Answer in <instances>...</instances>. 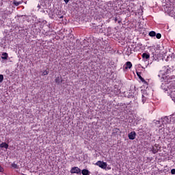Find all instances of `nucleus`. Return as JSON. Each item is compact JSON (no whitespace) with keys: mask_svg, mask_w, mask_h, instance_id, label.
<instances>
[{"mask_svg":"<svg viewBox=\"0 0 175 175\" xmlns=\"http://www.w3.org/2000/svg\"><path fill=\"white\" fill-rule=\"evenodd\" d=\"M5 172V169H3V167L0 165V173H3Z\"/></svg>","mask_w":175,"mask_h":175,"instance_id":"obj_19","label":"nucleus"},{"mask_svg":"<svg viewBox=\"0 0 175 175\" xmlns=\"http://www.w3.org/2000/svg\"><path fill=\"white\" fill-rule=\"evenodd\" d=\"M171 121H173V122H175V118L171 117Z\"/></svg>","mask_w":175,"mask_h":175,"instance_id":"obj_25","label":"nucleus"},{"mask_svg":"<svg viewBox=\"0 0 175 175\" xmlns=\"http://www.w3.org/2000/svg\"><path fill=\"white\" fill-rule=\"evenodd\" d=\"M118 21V18L117 17L115 18V23H117Z\"/></svg>","mask_w":175,"mask_h":175,"instance_id":"obj_27","label":"nucleus"},{"mask_svg":"<svg viewBox=\"0 0 175 175\" xmlns=\"http://www.w3.org/2000/svg\"><path fill=\"white\" fill-rule=\"evenodd\" d=\"M171 98H175V88H174V90H172L170 92Z\"/></svg>","mask_w":175,"mask_h":175,"instance_id":"obj_15","label":"nucleus"},{"mask_svg":"<svg viewBox=\"0 0 175 175\" xmlns=\"http://www.w3.org/2000/svg\"><path fill=\"white\" fill-rule=\"evenodd\" d=\"M50 72L49 70H44L42 75V76H47Z\"/></svg>","mask_w":175,"mask_h":175,"instance_id":"obj_17","label":"nucleus"},{"mask_svg":"<svg viewBox=\"0 0 175 175\" xmlns=\"http://www.w3.org/2000/svg\"><path fill=\"white\" fill-rule=\"evenodd\" d=\"M128 136L130 140H135V139H136V132L131 131L129 133Z\"/></svg>","mask_w":175,"mask_h":175,"instance_id":"obj_3","label":"nucleus"},{"mask_svg":"<svg viewBox=\"0 0 175 175\" xmlns=\"http://www.w3.org/2000/svg\"><path fill=\"white\" fill-rule=\"evenodd\" d=\"M0 147L1 148H5L6 150H8V148H9V145L6 144V142H3L0 144Z\"/></svg>","mask_w":175,"mask_h":175,"instance_id":"obj_7","label":"nucleus"},{"mask_svg":"<svg viewBox=\"0 0 175 175\" xmlns=\"http://www.w3.org/2000/svg\"><path fill=\"white\" fill-rule=\"evenodd\" d=\"M8 53H3L2 54L1 58H2V59H8Z\"/></svg>","mask_w":175,"mask_h":175,"instance_id":"obj_13","label":"nucleus"},{"mask_svg":"<svg viewBox=\"0 0 175 175\" xmlns=\"http://www.w3.org/2000/svg\"><path fill=\"white\" fill-rule=\"evenodd\" d=\"M156 38L157 39H161L162 38V34L158 33L157 34H156Z\"/></svg>","mask_w":175,"mask_h":175,"instance_id":"obj_18","label":"nucleus"},{"mask_svg":"<svg viewBox=\"0 0 175 175\" xmlns=\"http://www.w3.org/2000/svg\"><path fill=\"white\" fill-rule=\"evenodd\" d=\"M142 46H143V44H142L140 42L137 44V47H142Z\"/></svg>","mask_w":175,"mask_h":175,"instance_id":"obj_23","label":"nucleus"},{"mask_svg":"<svg viewBox=\"0 0 175 175\" xmlns=\"http://www.w3.org/2000/svg\"><path fill=\"white\" fill-rule=\"evenodd\" d=\"M83 175H90V171L88 170L84 169L81 171Z\"/></svg>","mask_w":175,"mask_h":175,"instance_id":"obj_10","label":"nucleus"},{"mask_svg":"<svg viewBox=\"0 0 175 175\" xmlns=\"http://www.w3.org/2000/svg\"><path fill=\"white\" fill-rule=\"evenodd\" d=\"M162 72H164L165 75H167L169 70H168V68H167L166 70H163Z\"/></svg>","mask_w":175,"mask_h":175,"instance_id":"obj_20","label":"nucleus"},{"mask_svg":"<svg viewBox=\"0 0 175 175\" xmlns=\"http://www.w3.org/2000/svg\"><path fill=\"white\" fill-rule=\"evenodd\" d=\"M71 174H81V170L79 167H73L70 170Z\"/></svg>","mask_w":175,"mask_h":175,"instance_id":"obj_2","label":"nucleus"},{"mask_svg":"<svg viewBox=\"0 0 175 175\" xmlns=\"http://www.w3.org/2000/svg\"><path fill=\"white\" fill-rule=\"evenodd\" d=\"M11 14L10 12H9L8 14Z\"/></svg>","mask_w":175,"mask_h":175,"instance_id":"obj_30","label":"nucleus"},{"mask_svg":"<svg viewBox=\"0 0 175 175\" xmlns=\"http://www.w3.org/2000/svg\"><path fill=\"white\" fill-rule=\"evenodd\" d=\"M163 125H166L167 124H169V118L167 116L164 117L162 122Z\"/></svg>","mask_w":175,"mask_h":175,"instance_id":"obj_8","label":"nucleus"},{"mask_svg":"<svg viewBox=\"0 0 175 175\" xmlns=\"http://www.w3.org/2000/svg\"><path fill=\"white\" fill-rule=\"evenodd\" d=\"M141 75H142V72H137V75L139 77V80H141V81H142V83L147 84V81H146V80H144V78L142 77Z\"/></svg>","mask_w":175,"mask_h":175,"instance_id":"obj_6","label":"nucleus"},{"mask_svg":"<svg viewBox=\"0 0 175 175\" xmlns=\"http://www.w3.org/2000/svg\"><path fill=\"white\" fill-rule=\"evenodd\" d=\"M158 151H159V149H158V146H157V145L152 147V152L153 154H157V152H158Z\"/></svg>","mask_w":175,"mask_h":175,"instance_id":"obj_9","label":"nucleus"},{"mask_svg":"<svg viewBox=\"0 0 175 175\" xmlns=\"http://www.w3.org/2000/svg\"><path fill=\"white\" fill-rule=\"evenodd\" d=\"M171 174H175V169L171 170Z\"/></svg>","mask_w":175,"mask_h":175,"instance_id":"obj_24","label":"nucleus"},{"mask_svg":"<svg viewBox=\"0 0 175 175\" xmlns=\"http://www.w3.org/2000/svg\"><path fill=\"white\" fill-rule=\"evenodd\" d=\"M163 69H166V66H164V67L163 68Z\"/></svg>","mask_w":175,"mask_h":175,"instance_id":"obj_29","label":"nucleus"},{"mask_svg":"<svg viewBox=\"0 0 175 175\" xmlns=\"http://www.w3.org/2000/svg\"><path fill=\"white\" fill-rule=\"evenodd\" d=\"M65 3H68L69 2L70 0H64Z\"/></svg>","mask_w":175,"mask_h":175,"instance_id":"obj_26","label":"nucleus"},{"mask_svg":"<svg viewBox=\"0 0 175 175\" xmlns=\"http://www.w3.org/2000/svg\"><path fill=\"white\" fill-rule=\"evenodd\" d=\"M12 167H13L14 169H18V165H17V164L13 163L12 165H11Z\"/></svg>","mask_w":175,"mask_h":175,"instance_id":"obj_16","label":"nucleus"},{"mask_svg":"<svg viewBox=\"0 0 175 175\" xmlns=\"http://www.w3.org/2000/svg\"><path fill=\"white\" fill-rule=\"evenodd\" d=\"M149 36H150L151 38H154V36H157V33L154 31H151L149 32Z\"/></svg>","mask_w":175,"mask_h":175,"instance_id":"obj_11","label":"nucleus"},{"mask_svg":"<svg viewBox=\"0 0 175 175\" xmlns=\"http://www.w3.org/2000/svg\"><path fill=\"white\" fill-rule=\"evenodd\" d=\"M142 102L143 103H146V97L144 96V95H142Z\"/></svg>","mask_w":175,"mask_h":175,"instance_id":"obj_22","label":"nucleus"},{"mask_svg":"<svg viewBox=\"0 0 175 175\" xmlns=\"http://www.w3.org/2000/svg\"><path fill=\"white\" fill-rule=\"evenodd\" d=\"M142 58H143V59H144L145 61H148V59H150V53H144L142 54Z\"/></svg>","mask_w":175,"mask_h":175,"instance_id":"obj_5","label":"nucleus"},{"mask_svg":"<svg viewBox=\"0 0 175 175\" xmlns=\"http://www.w3.org/2000/svg\"><path fill=\"white\" fill-rule=\"evenodd\" d=\"M55 83H56V84H60V83H61V77H57L56 78H55Z\"/></svg>","mask_w":175,"mask_h":175,"instance_id":"obj_12","label":"nucleus"},{"mask_svg":"<svg viewBox=\"0 0 175 175\" xmlns=\"http://www.w3.org/2000/svg\"><path fill=\"white\" fill-rule=\"evenodd\" d=\"M13 3L15 6H18L19 5H21V1H17L16 0H14Z\"/></svg>","mask_w":175,"mask_h":175,"instance_id":"obj_14","label":"nucleus"},{"mask_svg":"<svg viewBox=\"0 0 175 175\" xmlns=\"http://www.w3.org/2000/svg\"><path fill=\"white\" fill-rule=\"evenodd\" d=\"M95 165L101 169H106L107 167V163L101 161H98Z\"/></svg>","mask_w":175,"mask_h":175,"instance_id":"obj_1","label":"nucleus"},{"mask_svg":"<svg viewBox=\"0 0 175 175\" xmlns=\"http://www.w3.org/2000/svg\"><path fill=\"white\" fill-rule=\"evenodd\" d=\"M118 24H120L121 23V21H118Z\"/></svg>","mask_w":175,"mask_h":175,"instance_id":"obj_28","label":"nucleus"},{"mask_svg":"<svg viewBox=\"0 0 175 175\" xmlns=\"http://www.w3.org/2000/svg\"><path fill=\"white\" fill-rule=\"evenodd\" d=\"M132 62H126L124 66V69L126 70L128 69H131L132 68Z\"/></svg>","mask_w":175,"mask_h":175,"instance_id":"obj_4","label":"nucleus"},{"mask_svg":"<svg viewBox=\"0 0 175 175\" xmlns=\"http://www.w3.org/2000/svg\"><path fill=\"white\" fill-rule=\"evenodd\" d=\"M3 81V75H0V83H2Z\"/></svg>","mask_w":175,"mask_h":175,"instance_id":"obj_21","label":"nucleus"}]
</instances>
